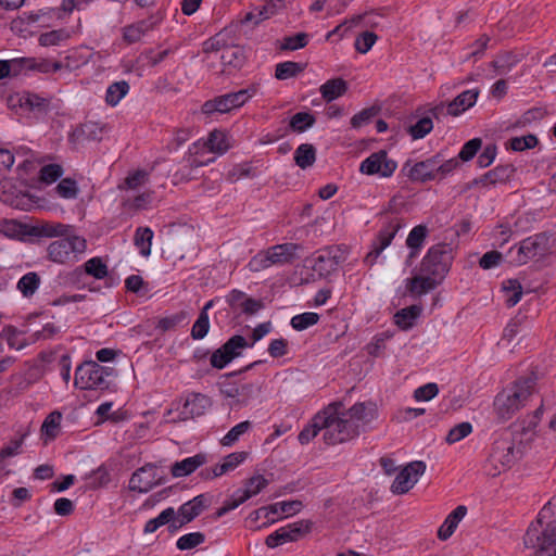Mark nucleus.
<instances>
[{
  "mask_svg": "<svg viewBox=\"0 0 556 556\" xmlns=\"http://www.w3.org/2000/svg\"><path fill=\"white\" fill-rule=\"evenodd\" d=\"M523 544L533 551L531 556H556V495L543 506L536 521L529 526Z\"/></svg>",
  "mask_w": 556,
  "mask_h": 556,
  "instance_id": "f257e3e1",
  "label": "nucleus"
},
{
  "mask_svg": "<svg viewBox=\"0 0 556 556\" xmlns=\"http://www.w3.org/2000/svg\"><path fill=\"white\" fill-rule=\"evenodd\" d=\"M538 376L530 372L519 377L504 388L494 399L493 409L500 421H507L522 407L527 405L530 397L536 392Z\"/></svg>",
  "mask_w": 556,
  "mask_h": 556,
  "instance_id": "f03ea898",
  "label": "nucleus"
},
{
  "mask_svg": "<svg viewBox=\"0 0 556 556\" xmlns=\"http://www.w3.org/2000/svg\"><path fill=\"white\" fill-rule=\"evenodd\" d=\"M341 403H332L317 413L318 425L324 430V441L328 445L341 444L357 437V429L349 421Z\"/></svg>",
  "mask_w": 556,
  "mask_h": 556,
  "instance_id": "7ed1b4c3",
  "label": "nucleus"
},
{
  "mask_svg": "<svg viewBox=\"0 0 556 556\" xmlns=\"http://www.w3.org/2000/svg\"><path fill=\"white\" fill-rule=\"evenodd\" d=\"M521 456V448L515 446L514 439L503 433L492 443L484 471L488 476L496 477L511 468Z\"/></svg>",
  "mask_w": 556,
  "mask_h": 556,
  "instance_id": "20e7f679",
  "label": "nucleus"
},
{
  "mask_svg": "<svg viewBox=\"0 0 556 556\" xmlns=\"http://www.w3.org/2000/svg\"><path fill=\"white\" fill-rule=\"evenodd\" d=\"M114 374V368L102 366L96 361L84 362L76 368L74 384L81 390L104 391L109 389V378Z\"/></svg>",
  "mask_w": 556,
  "mask_h": 556,
  "instance_id": "39448f33",
  "label": "nucleus"
},
{
  "mask_svg": "<svg viewBox=\"0 0 556 556\" xmlns=\"http://www.w3.org/2000/svg\"><path fill=\"white\" fill-rule=\"evenodd\" d=\"M453 262V249L445 243L432 245L420 263V271L442 281Z\"/></svg>",
  "mask_w": 556,
  "mask_h": 556,
  "instance_id": "423d86ee",
  "label": "nucleus"
},
{
  "mask_svg": "<svg viewBox=\"0 0 556 556\" xmlns=\"http://www.w3.org/2000/svg\"><path fill=\"white\" fill-rule=\"evenodd\" d=\"M87 248L86 240L84 238L73 236L60 238L52 241L48 249V258L58 264H73L78 261L80 254L85 252Z\"/></svg>",
  "mask_w": 556,
  "mask_h": 556,
  "instance_id": "0eeeda50",
  "label": "nucleus"
},
{
  "mask_svg": "<svg viewBox=\"0 0 556 556\" xmlns=\"http://www.w3.org/2000/svg\"><path fill=\"white\" fill-rule=\"evenodd\" d=\"M549 250V237L544 233L530 236L518 244L516 251L509 250L510 263L517 266L525 265L529 261L544 256Z\"/></svg>",
  "mask_w": 556,
  "mask_h": 556,
  "instance_id": "6e6552de",
  "label": "nucleus"
},
{
  "mask_svg": "<svg viewBox=\"0 0 556 556\" xmlns=\"http://www.w3.org/2000/svg\"><path fill=\"white\" fill-rule=\"evenodd\" d=\"M346 250L341 245H331L318 250L308 261L320 278L328 277L346 260Z\"/></svg>",
  "mask_w": 556,
  "mask_h": 556,
  "instance_id": "1a4fd4ad",
  "label": "nucleus"
},
{
  "mask_svg": "<svg viewBox=\"0 0 556 556\" xmlns=\"http://www.w3.org/2000/svg\"><path fill=\"white\" fill-rule=\"evenodd\" d=\"M254 94L255 88H247L236 92L218 96L203 103L202 113L205 115H212L213 113H228L233 109L241 108Z\"/></svg>",
  "mask_w": 556,
  "mask_h": 556,
  "instance_id": "9d476101",
  "label": "nucleus"
},
{
  "mask_svg": "<svg viewBox=\"0 0 556 556\" xmlns=\"http://www.w3.org/2000/svg\"><path fill=\"white\" fill-rule=\"evenodd\" d=\"M300 245L295 243H283L275 245L266 251L265 254H258L252 258L250 266L254 270H258L260 267H268L273 264H286L292 262L296 256V251L300 250Z\"/></svg>",
  "mask_w": 556,
  "mask_h": 556,
  "instance_id": "9b49d317",
  "label": "nucleus"
},
{
  "mask_svg": "<svg viewBox=\"0 0 556 556\" xmlns=\"http://www.w3.org/2000/svg\"><path fill=\"white\" fill-rule=\"evenodd\" d=\"M401 228L402 222L400 218L392 217L388 219L372 240L370 251L364 258L365 264L372 266L382 251L391 244Z\"/></svg>",
  "mask_w": 556,
  "mask_h": 556,
  "instance_id": "f8f14e48",
  "label": "nucleus"
},
{
  "mask_svg": "<svg viewBox=\"0 0 556 556\" xmlns=\"http://www.w3.org/2000/svg\"><path fill=\"white\" fill-rule=\"evenodd\" d=\"M312 526L313 523L309 520H299L288 523L269 534L265 543L269 548H275L288 542L299 541L312 530Z\"/></svg>",
  "mask_w": 556,
  "mask_h": 556,
  "instance_id": "ddd939ff",
  "label": "nucleus"
},
{
  "mask_svg": "<svg viewBox=\"0 0 556 556\" xmlns=\"http://www.w3.org/2000/svg\"><path fill=\"white\" fill-rule=\"evenodd\" d=\"M165 478L159 471V468L153 464H146L138 468L129 479V490L147 493L154 486L164 483Z\"/></svg>",
  "mask_w": 556,
  "mask_h": 556,
  "instance_id": "4468645a",
  "label": "nucleus"
},
{
  "mask_svg": "<svg viewBox=\"0 0 556 556\" xmlns=\"http://www.w3.org/2000/svg\"><path fill=\"white\" fill-rule=\"evenodd\" d=\"M397 168V163L388 156L387 151L380 150L371 153L359 165V172L365 175H379L380 177H391Z\"/></svg>",
  "mask_w": 556,
  "mask_h": 556,
  "instance_id": "2eb2a0df",
  "label": "nucleus"
},
{
  "mask_svg": "<svg viewBox=\"0 0 556 556\" xmlns=\"http://www.w3.org/2000/svg\"><path fill=\"white\" fill-rule=\"evenodd\" d=\"M249 346L244 337L236 334L213 352L211 365L216 369L225 368L232 359L240 356L241 350Z\"/></svg>",
  "mask_w": 556,
  "mask_h": 556,
  "instance_id": "dca6fc26",
  "label": "nucleus"
},
{
  "mask_svg": "<svg viewBox=\"0 0 556 556\" xmlns=\"http://www.w3.org/2000/svg\"><path fill=\"white\" fill-rule=\"evenodd\" d=\"M426 464L421 460H415L407 464L395 477L391 492L393 494H405L417 483L418 479L425 473Z\"/></svg>",
  "mask_w": 556,
  "mask_h": 556,
  "instance_id": "f3484780",
  "label": "nucleus"
},
{
  "mask_svg": "<svg viewBox=\"0 0 556 556\" xmlns=\"http://www.w3.org/2000/svg\"><path fill=\"white\" fill-rule=\"evenodd\" d=\"M349 421L357 429V437L378 417L377 405L371 402H358L343 409Z\"/></svg>",
  "mask_w": 556,
  "mask_h": 556,
  "instance_id": "a211bd4d",
  "label": "nucleus"
},
{
  "mask_svg": "<svg viewBox=\"0 0 556 556\" xmlns=\"http://www.w3.org/2000/svg\"><path fill=\"white\" fill-rule=\"evenodd\" d=\"M0 201L22 211H27L33 205L28 194L17 190L10 179L0 182Z\"/></svg>",
  "mask_w": 556,
  "mask_h": 556,
  "instance_id": "6ab92c4d",
  "label": "nucleus"
},
{
  "mask_svg": "<svg viewBox=\"0 0 556 556\" xmlns=\"http://www.w3.org/2000/svg\"><path fill=\"white\" fill-rule=\"evenodd\" d=\"M541 413V408L536 409L531 420L527 422L522 421L521 424L515 425V430L509 433L505 432L504 435H510L514 439V444L518 448H521V455L526 452V450L530 446L531 442L535 437V428L538 425L539 414Z\"/></svg>",
  "mask_w": 556,
  "mask_h": 556,
  "instance_id": "aec40b11",
  "label": "nucleus"
},
{
  "mask_svg": "<svg viewBox=\"0 0 556 556\" xmlns=\"http://www.w3.org/2000/svg\"><path fill=\"white\" fill-rule=\"evenodd\" d=\"M437 157H430L425 161L417 162L412 165L407 161L403 166V172H406L407 177L412 181L426 182L437 178Z\"/></svg>",
  "mask_w": 556,
  "mask_h": 556,
  "instance_id": "412c9836",
  "label": "nucleus"
},
{
  "mask_svg": "<svg viewBox=\"0 0 556 556\" xmlns=\"http://www.w3.org/2000/svg\"><path fill=\"white\" fill-rule=\"evenodd\" d=\"M226 300L231 309H240L245 315H254L263 307L261 301L248 298L244 292L239 290L230 291Z\"/></svg>",
  "mask_w": 556,
  "mask_h": 556,
  "instance_id": "4be33fe9",
  "label": "nucleus"
},
{
  "mask_svg": "<svg viewBox=\"0 0 556 556\" xmlns=\"http://www.w3.org/2000/svg\"><path fill=\"white\" fill-rule=\"evenodd\" d=\"M109 269L101 257H92L88 260L81 267H76L71 274V280L78 282L84 275L92 276L96 279H103L108 276Z\"/></svg>",
  "mask_w": 556,
  "mask_h": 556,
  "instance_id": "5701e85b",
  "label": "nucleus"
},
{
  "mask_svg": "<svg viewBox=\"0 0 556 556\" xmlns=\"http://www.w3.org/2000/svg\"><path fill=\"white\" fill-rule=\"evenodd\" d=\"M210 405L208 396L201 393H191L187 396L180 414L184 419L199 417L205 413Z\"/></svg>",
  "mask_w": 556,
  "mask_h": 556,
  "instance_id": "b1692460",
  "label": "nucleus"
},
{
  "mask_svg": "<svg viewBox=\"0 0 556 556\" xmlns=\"http://www.w3.org/2000/svg\"><path fill=\"white\" fill-rule=\"evenodd\" d=\"M440 283L441 281H439V279L432 277L429 274H422L421 271L420 275L405 280L407 291L412 295L417 296L434 290Z\"/></svg>",
  "mask_w": 556,
  "mask_h": 556,
  "instance_id": "393cba45",
  "label": "nucleus"
},
{
  "mask_svg": "<svg viewBox=\"0 0 556 556\" xmlns=\"http://www.w3.org/2000/svg\"><path fill=\"white\" fill-rule=\"evenodd\" d=\"M154 193L155 192L153 190H147L137 195L126 194L123 197L121 205L124 212L128 214H134L139 211L149 210L152 206Z\"/></svg>",
  "mask_w": 556,
  "mask_h": 556,
  "instance_id": "a878e982",
  "label": "nucleus"
},
{
  "mask_svg": "<svg viewBox=\"0 0 556 556\" xmlns=\"http://www.w3.org/2000/svg\"><path fill=\"white\" fill-rule=\"evenodd\" d=\"M514 167L511 165H498L482 175L479 179H475V185H482L483 187L495 186L496 184H505L510 180L514 175Z\"/></svg>",
  "mask_w": 556,
  "mask_h": 556,
  "instance_id": "bb28decb",
  "label": "nucleus"
},
{
  "mask_svg": "<svg viewBox=\"0 0 556 556\" xmlns=\"http://www.w3.org/2000/svg\"><path fill=\"white\" fill-rule=\"evenodd\" d=\"M206 455L199 453L180 462L174 463L172 465L170 472L175 478L186 477L193 473L198 468L206 464Z\"/></svg>",
  "mask_w": 556,
  "mask_h": 556,
  "instance_id": "cd10ccee",
  "label": "nucleus"
},
{
  "mask_svg": "<svg viewBox=\"0 0 556 556\" xmlns=\"http://www.w3.org/2000/svg\"><path fill=\"white\" fill-rule=\"evenodd\" d=\"M467 507L464 505L457 506L452 513L447 515L444 522L438 530V538L442 541L452 536L456 530L459 521L466 516Z\"/></svg>",
  "mask_w": 556,
  "mask_h": 556,
  "instance_id": "c85d7f7f",
  "label": "nucleus"
},
{
  "mask_svg": "<svg viewBox=\"0 0 556 556\" xmlns=\"http://www.w3.org/2000/svg\"><path fill=\"white\" fill-rule=\"evenodd\" d=\"M428 233L429 229L426 225H417L409 231L406 239V245L410 250L407 262H410L417 257Z\"/></svg>",
  "mask_w": 556,
  "mask_h": 556,
  "instance_id": "c756f323",
  "label": "nucleus"
},
{
  "mask_svg": "<svg viewBox=\"0 0 556 556\" xmlns=\"http://www.w3.org/2000/svg\"><path fill=\"white\" fill-rule=\"evenodd\" d=\"M278 4L269 1L263 5L255 7L253 10L248 12L241 20L242 24H252L253 26L258 25L261 22L269 18L277 13Z\"/></svg>",
  "mask_w": 556,
  "mask_h": 556,
  "instance_id": "7c9ffc66",
  "label": "nucleus"
},
{
  "mask_svg": "<svg viewBox=\"0 0 556 556\" xmlns=\"http://www.w3.org/2000/svg\"><path fill=\"white\" fill-rule=\"evenodd\" d=\"M278 4L269 1L263 5L255 7L253 10L248 12L241 20L242 24H252L253 26L258 25L261 22L269 18L277 13Z\"/></svg>",
  "mask_w": 556,
  "mask_h": 556,
  "instance_id": "2f4dec72",
  "label": "nucleus"
},
{
  "mask_svg": "<svg viewBox=\"0 0 556 556\" xmlns=\"http://www.w3.org/2000/svg\"><path fill=\"white\" fill-rule=\"evenodd\" d=\"M478 94L479 91L476 89L462 92L447 105V113L453 116L459 115L476 103Z\"/></svg>",
  "mask_w": 556,
  "mask_h": 556,
  "instance_id": "473e14b6",
  "label": "nucleus"
},
{
  "mask_svg": "<svg viewBox=\"0 0 556 556\" xmlns=\"http://www.w3.org/2000/svg\"><path fill=\"white\" fill-rule=\"evenodd\" d=\"M204 502V495H198L182 504L176 511L177 516L181 518L182 523L187 525L197 518L205 507Z\"/></svg>",
  "mask_w": 556,
  "mask_h": 556,
  "instance_id": "72a5a7b5",
  "label": "nucleus"
},
{
  "mask_svg": "<svg viewBox=\"0 0 556 556\" xmlns=\"http://www.w3.org/2000/svg\"><path fill=\"white\" fill-rule=\"evenodd\" d=\"M153 24L148 20H142L137 23L127 25L123 28V39L128 45L140 41L149 30L152 29Z\"/></svg>",
  "mask_w": 556,
  "mask_h": 556,
  "instance_id": "f704fd0d",
  "label": "nucleus"
},
{
  "mask_svg": "<svg viewBox=\"0 0 556 556\" xmlns=\"http://www.w3.org/2000/svg\"><path fill=\"white\" fill-rule=\"evenodd\" d=\"M348 90V84L342 78H333L327 80L319 88L321 97L325 101L331 102L343 96Z\"/></svg>",
  "mask_w": 556,
  "mask_h": 556,
  "instance_id": "c9c22d12",
  "label": "nucleus"
},
{
  "mask_svg": "<svg viewBox=\"0 0 556 556\" xmlns=\"http://www.w3.org/2000/svg\"><path fill=\"white\" fill-rule=\"evenodd\" d=\"M22 70H34L40 73L58 72L63 67V64L58 61H50L46 59L36 60L31 58L21 59Z\"/></svg>",
  "mask_w": 556,
  "mask_h": 556,
  "instance_id": "e433bc0d",
  "label": "nucleus"
},
{
  "mask_svg": "<svg viewBox=\"0 0 556 556\" xmlns=\"http://www.w3.org/2000/svg\"><path fill=\"white\" fill-rule=\"evenodd\" d=\"M220 61L224 66L240 68L245 62L244 49L240 46L227 45L220 55Z\"/></svg>",
  "mask_w": 556,
  "mask_h": 556,
  "instance_id": "4c0bfd02",
  "label": "nucleus"
},
{
  "mask_svg": "<svg viewBox=\"0 0 556 556\" xmlns=\"http://www.w3.org/2000/svg\"><path fill=\"white\" fill-rule=\"evenodd\" d=\"M421 314V307L418 305H410L408 307L402 308L394 315L395 324L403 330L410 329L416 319Z\"/></svg>",
  "mask_w": 556,
  "mask_h": 556,
  "instance_id": "58836bf2",
  "label": "nucleus"
},
{
  "mask_svg": "<svg viewBox=\"0 0 556 556\" xmlns=\"http://www.w3.org/2000/svg\"><path fill=\"white\" fill-rule=\"evenodd\" d=\"M269 481L262 475H255L248 479L242 489H238V492L242 495L243 500L248 501L251 497L261 493Z\"/></svg>",
  "mask_w": 556,
  "mask_h": 556,
  "instance_id": "ea45409f",
  "label": "nucleus"
},
{
  "mask_svg": "<svg viewBox=\"0 0 556 556\" xmlns=\"http://www.w3.org/2000/svg\"><path fill=\"white\" fill-rule=\"evenodd\" d=\"M0 337L7 341L10 349L17 351L31 343L30 341H27L25 338H23V332L12 325L5 326L2 329Z\"/></svg>",
  "mask_w": 556,
  "mask_h": 556,
  "instance_id": "a19ab883",
  "label": "nucleus"
},
{
  "mask_svg": "<svg viewBox=\"0 0 556 556\" xmlns=\"http://www.w3.org/2000/svg\"><path fill=\"white\" fill-rule=\"evenodd\" d=\"M61 420L62 413L59 410H53L46 417L41 426V433L46 437V442L52 441L59 435Z\"/></svg>",
  "mask_w": 556,
  "mask_h": 556,
  "instance_id": "79ce46f5",
  "label": "nucleus"
},
{
  "mask_svg": "<svg viewBox=\"0 0 556 556\" xmlns=\"http://www.w3.org/2000/svg\"><path fill=\"white\" fill-rule=\"evenodd\" d=\"M315 161L316 149L311 143H302L294 151V162L302 169L311 167Z\"/></svg>",
  "mask_w": 556,
  "mask_h": 556,
  "instance_id": "37998d69",
  "label": "nucleus"
},
{
  "mask_svg": "<svg viewBox=\"0 0 556 556\" xmlns=\"http://www.w3.org/2000/svg\"><path fill=\"white\" fill-rule=\"evenodd\" d=\"M129 84L126 80H119L111 84L105 92V102L111 106L117 105L129 92Z\"/></svg>",
  "mask_w": 556,
  "mask_h": 556,
  "instance_id": "c03bdc74",
  "label": "nucleus"
},
{
  "mask_svg": "<svg viewBox=\"0 0 556 556\" xmlns=\"http://www.w3.org/2000/svg\"><path fill=\"white\" fill-rule=\"evenodd\" d=\"M519 61L520 60L516 54L511 52H505L493 60L491 66L496 71L497 75H506L517 65Z\"/></svg>",
  "mask_w": 556,
  "mask_h": 556,
  "instance_id": "a18cd8bd",
  "label": "nucleus"
},
{
  "mask_svg": "<svg viewBox=\"0 0 556 556\" xmlns=\"http://www.w3.org/2000/svg\"><path fill=\"white\" fill-rule=\"evenodd\" d=\"M304 71V65L298 62L286 61L278 63L275 70V77L279 80H286L298 76Z\"/></svg>",
  "mask_w": 556,
  "mask_h": 556,
  "instance_id": "49530a36",
  "label": "nucleus"
},
{
  "mask_svg": "<svg viewBox=\"0 0 556 556\" xmlns=\"http://www.w3.org/2000/svg\"><path fill=\"white\" fill-rule=\"evenodd\" d=\"M153 231L149 227H139L135 233V244L142 256H149L151 253V244Z\"/></svg>",
  "mask_w": 556,
  "mask_h": 556,
  "instance_id": "de8ad7c7",
  "label": "nucleus"
},
{
  "mask_svg": "<svg viewBox=\"0 0 556 556\" xmlns=\"http://www.w3.org/2000/svg\"><path fill=\"white\" fill-rule=\"evenodd\" d=\"M203 146L206 147L208 151L218 154L225 153L229 148L226 135L223 131L216 129L208 135Z\"/></svg>",
  "mask_w": 556,
  "mask_h": 556,
  "instance_id": "09e8293b",
  "label": "nucleus"
},
{
  "mask_svg": "<svg viewBox=\"0 0 556 556\" xmlns=\"http://www.w3.org/2000/svg\"><path fill=\"white\" fill-rule=\"evenodd\" d=\"M40 285V277L37 273L30 271L25 274L17 282V289L21 293L29 298L38 289Z\"/></svg>",
  "mask_w": 556,
  "mask_h": 556,
  "instance_id": "8fccbe9b",
  "label": "nucleus"
},
{
  "mask_svg": "<svg viewBox=\"0 0 556 556\" xmlns=\"http://www.w3.org/2000/svg\"><path fill=\"white\" fill-rule=\"evenodd\" d=\"M175 517V509L173 507H167L166 509L162 510L157 517L150 519L144 525L143 532L144 533H153L159 528L167 525L169 521H173Z\"/></svg>",
  "mask_w": 556,
  "mask_h": 556,
  "instance_id": "3c124183",
  "label": "nucleus"
},
{
  "mask_svg": "<svg viewBox=\"0 0 556 556\" xmlns=\"http://www.w3.org/2000/svg\"><path fill=\"white\" fill-rule=\"evenodd\" d=\"M149 180V173L143 169H138L134 173H130L124 180L123 184L118 186L121 190H136L141 186L146 185Z\"/></svg>",
  "mask_w": 556,
  "mask_h": 556,
  "instance_id": "603ef678",
  "label": "nucleus"
},
{
  "mask_svg": "<svg viewBox=\"0 0 556 556\" xmlns=\"http://www.w3.org/2000/svg\"><path fill=\"white\" fill-rule=\"evenodd\" d=\"M22 105L33 112L46 113L49 110L50 101L36 93H27L22 99Z\"/></svg>",
  "mask_w": 556,
  "mask_h": 556,
  "instance_id": "864d4df0",
  "label": "nucleus"
},
{
  "mask_svg": "<svg viewBox=\"0 0 556 556\" xmlns=\"http://www.w3.org/2000/svg\"><path fill=\"white\" fill-rule=\"evenodd\" d=\"M251 427L252 424L249 420L236 425L220 440L222 445L231 446L240 439L241 435L247 433L251 429Z\"/></svg>",
  "mask_w": 556,
  "mask_h": 556,
  "instance_id": "5fc2aeb1",
  "label": "nucleus"
},
{
  "mask_svg": "<svg viewBox=\"0 0 556 556\" xmlns=\"http://www.w3.org/2000/svg\"><path fill=\"white\" fill-rule=\"evenodd\" d=\"M315 117L307 112L295 113L290 119V127L293 131L303 132L315 124Z\"/></svg>",
  "mask_w": 556,
  "mask_h": 556,
  "instance_id": "6e6d98bb",
  "label": "nucleus"
},
{
  "mask_svg": "<svg viewBox=\"0 0 556 556\" xmlns=\"http://www.w3.org/2000/svg\"><path fill=\"white\" fill-rule=\"evenodd\" d=\"M319 320V315L313 312H306L303 314L295 315L291 318V326L298 331H303L308 327L316 325Z\"/></svg>",
  "mask_w": 556,
  "mask_h": 556,
  "instance_id": "4d7b16f0",
  "label": "nucleus"
},
{
  "mask_svg": "<svg viewBox=\"0 0 556 556\" xmlns=\"http://www.w3.org/2000/svg\"><path fill=\"white\" fill-rule=\"evenodd\" d=\"M205 542V535L202 532H191L180 536L176 546L179 551L192 549Z\"/></svg>",
  "mask_w": 556,
  "mask_h": 556,
  "instance_id": "13d9d810",
  "label": "nucleus"
},
{
  "mask_svg": "<svg viewBox=\"0 0 556 556\" xmlns=\"http://www.w3.org/2000/svg\"><path fill=\"white\" fill-rule=\"evenodd\" d=\"M308 43V35L306 33H298L293 36L285 37L280 49L294 51L304 48Z\"/></svg>",
  "mask_w": 556,
  "mask_h": 556,
  "instance_id": "bf43d9fd",
  "label": "nucleus"
},
{
  "mask_svg": "<svg viewBox=\"0 0 556 556\" xmlns=\"http://www.w3.org/2000/svg\"><path fill=\"white\" fill-rule=\"evenodd\" d=\"M433 128L432 119L428 116L421 117L416 124L409 126L408 132L413 139H421Z\"/></svg>",
  "mask_w": 556,
  "mask_h": 556,
  "instance_id": "052dcab7",
  "label": "nucleus"
},
{
  "mask_svg": "<svg viewBox=\"0 0 556 556\" xmlns=\"http://www.w3.org/2000/svg\"><path fill=\"white\" fill-rule=\"evenodd\" d=\"M378 36L374 31H363L355 39V49L359 53H367L377 41Z\"/></svg>",
  "mask_w": 556,
  "mask_h": 556,
  "instance_id": "680f3d73",
  "label": "nucleus"
},
{
  "mask_svg": "<svg viewBox=\"0 0 556 556\" xmlns=\"http://www.w3.org/2000/svg\"><path fill=\"white\" fill-rule=\"evenodd\" d=\"M55 191L63 199H75L78 194L77 182L72 178H64L56 185Z\"/></svg>",
  "mask_w": 556,
  "mask_h": 556,
  "instance_id": "e2e57ef3",
  "label": "nucleus"
},
{
  "mask_svg": "<svg viewBox=\"0 0 556 556\" xmlns=\"http://www.w3.org/2000/svg\"><path fill=\"white\" fill-rule=\"evenodd\" d=\"M471 431H472V426L470 422H468V421L460 422V424L456 425L455 427H453L448 431V433L446 435V442L450 444L459 442L460 440H463L464 438L469 435L471 433Z\"/></svg>",
  "mask_w": 556,
  "mask_h": 556,
  "instance_id": "0e129e2a",
  "label": "nucleus"
},
{
  "mask_svg": "<svg viewBox=\"0 0 556 556\" xmlns=\"http://www.w3.org/2000/svg\"><path fill=\"white\" fill-rule=\"evenodd\" d=\"M210 330L208 314L200 313L191 329V337L194 340L203 339Z\"/></svg>",
  "mask_w": 556,
  "mask_h": 556,
  "instance_id": "69168bd1",
  "label": "nucleus"
},
{
  "mask_svg": "<svg viewBox=\"0 0 556 556\" xmlns=\"http://www.w3.org/2000/svg\"><path fill=\"white\" fill-rule=\"evenodd\" d=\"M68 38V33L64 29H54L40 35L39 43L42 47L56 46Z\"/></svg>",
  "mask_w": 556,
  "mask_h": 556,
  "instance_id": "338daca9",
  "label": "nucleus"
},
{
  "mask_svg": "<svg viewBox=\"0 0 556 556\" xmlns=\"http://www.w3.org/2000/svg\"><path fill=\"white\" fill-rule=\"evenodd\" d=\"M379 111L380 109L377 106L362 110L351 118V126L353 128H361L368 124L379 113Z\"/></svg>",
  "mask_w": 556,
  "mask_h": 556,
  "instance_id": "774afa93",
  "label": "nucleus"
}]
</instances>
